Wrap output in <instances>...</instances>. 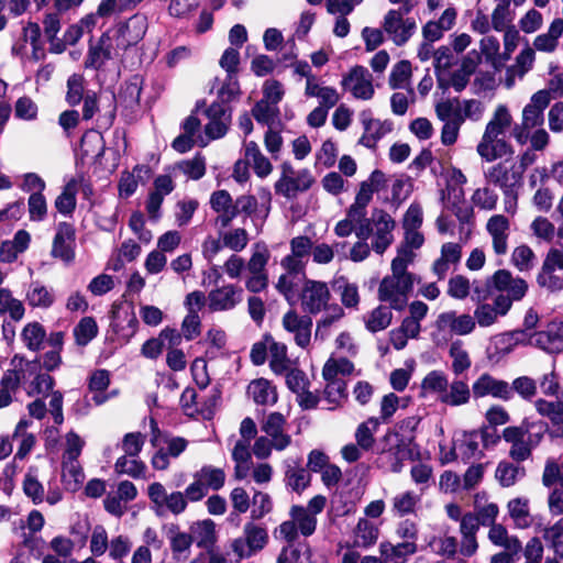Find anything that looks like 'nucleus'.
<instances>
[{
	"instance_id": "nucleus-1",
	"label": "nucleus",
	"mask_w": 563,
	"mask_h": 563,
	"mask_svg": "<svg viewBox=\"0 0 563 563\" xmlns=\"http://www.w3.org/2000/svg\"><path fill=\"white\" fill-rule=\"evenodd\" d=\"M412 263L409 251L402 250L391 262V275L385 276L378 287V299L395 310H402L413 289L416 276L407 271Z\"/></svg>"
},
{
	"instance_id": "nucleus-2",
	"label": "nucleus",
	"mask_w": 563,
	"mask_h": 563,
	"mask_svg": "<svg viewBox=\"0 0 563 563\" xmlns=\"http://www.w3.org/2000/svg\"><path fill=\"white\" fill-rule=\"evenodd\" d=\"M550 104V98L545 91L534 92L529 102L522 109L521 123L512 129V136L520 145H525L529 139V131L540 128L544 122V110Z\"/></svg>"
},
{
	"instance_id": "nucleus-3",
	"label": "nucleus",
	"mask_w": 563,
	"mask_h": 563,
	"mask_svg": "<svg viewBox=\"0 0 563 563\" xmlns=\"http://www.w3.org/2000/svg\"><path fill=\"white\" fill-rule=\"evenodd\" d=\"M117 113L114 95H97L88 91L82 101V120L90 121L96 118L99 129L108 130L112 126Z\"/></svg>"
},
{
	"instance_id": "nucleus-4",
	"label": "nucleus",
	"mask_w": 563,
	"mask_h": 563,
	"mask_svg": "<svg viewBox=\"0 0 563 563\" xmlns=\"http://www.w3.org/2000/svg\"><path fill=\"white\" fill-rule=\"evenodd\" d=\"M227 475L223 468L205 464L192 474V482L187 486V495L191 503L202 500L209 490L218 492L225 484Z\"/></svg>"
},
{
	"instance_id": "nucleus-5",
	"label": "nucleus",
	"mask_w": 563,
	"mask_h": 563,
	"mask_svg": "<svg viewBox=\"0 0 563 563\" xmlns=\"http://www.w3.org/2000/svg\"><path fill=\"white\" fill-rule=\"evenodd\" d=\"M503 439L510 444L509 456L520 463L530 457L532 450L541 442L542 433H532L525 426H511L504 429Z\"/></svg>"
},
{
	"instance_id": "nucleus-6",
	"label": "nucleus",
	"mask_w": 563,
	"mask_h": 563,
	"mask_svg": "<svg viewBox=\"0 0 563 563\" xmlns=\"http://www.w3.org/2000/svg\"><path fill=\"white\" fill-rule=\"evenodd\" d=\"M268 542L266 528L254 522H247L243 527V536L231 541V550L236 560L249 559L262 551Z\"/></svg>"
},
{
	"instance_id": "nucleus-7",
	"label": "nucleus",
	"mask_w": 563,
	"mask_h": 563,
	"mask_svg": "<svg viewBox=\"0 0 563 563\" xmlns=\"http://www.w3.org/2000/svg\"><path fill=\"white\" fill-rule=\"evenodd\" d=\"M147 495L157 515L169 511L178 516L187 509L188 503H191L187 495V488L184 492L176 490L167 493L164 485L158 482L152 483L148 486Z\"/></svg>"
},
{
	"instance_id": "nucleus-8",
	"label": "nucleus",
	"mask_w": 563,
	"mask_h": 563,
	"mask_svg": "<svg viewBox=\"0 0 563 563\" xmlns=\"http://www.w3.org/2000/svg\"><path fill=\"white\" fill-rule=\"evenodd\" d=\"M313 181L310 170H295L290 163L285 162L282 164V175L275 184V190L277 194L291 199L296 198L298 194L307 191Z\"/></svg>"
},
{
	"instance_id": "nucleus-9",
	"label": "nucleus",
	"mask_w": 563,
	"mask_h": 563,
	"mask_svg": "<svg viewBox=\"0 0 563 563\" xmlns=\"http://www.w3.org/2000/svg\"><path fill=\"white\" fill-rule=\"evenodd\" d=\"M484 178L488 185L499 187L500 190L519 188L522 185V166L505 159L487 167Z\"/></svg>"
},
{
	"instance_id": "nucleus-10",
	"label": "nucleus",
	"mask_w": 563,
	"mask_h": 563,
	"mask_svg": "<svg viewBox=\"0 0 563 563\" xmlns=\"http://www.w3.org/2000/svg\"><path fill=\"white\" fill-rule=\"evenodd\" d=\"M408 13L391 9L384 16L382 27L397 46L405 45L416 32V21L411 18H404Z\"/></svg>"
},
{
	"instance_id": "nucleus-11",
	"label": "nucleus",
	"mask_w": 563,
	"mask_h": 563,
	"mask_svg": "<svg viewBox=\"0 0 563 563\" xmlns=\"http://www.w3.org/2000/svg\"><path fill=\"white\" fill-rule=\"evenodd\" d=\"M147 30V19L143 14H134L126 22L115 29L108 30L107 33L115 43L120 51L137 44Z\"/></svg>"
},
{
	"instance_id": "nucleus-12",
	"label": "nucleus",
	"mask_w": 563,
	"mask_h": 563,
	"mask_svg": "<svg viewBox=\"0 0 563 563\" xmlns=\"http://www.w3.org/2000/svg\"><path fill=\"white\" fill-rule=\"evenodd\" d=\"M330 298L331 294L327 283L305 279L300 290V303L305 312L318 314L327 309Z\"/></svg>"
},
{
	"instance_id": "nucleus-13",
	"label": "nucleus",
	"mask_w": 563,
	"mask_h": 563,
	"mask_svg": "<svg viewBox=\"0 0 563 563\" xmlns=\"http://www.w3.org/2000/svg\"><path fill=\"white\" fill-rule=\"evenodd\" d=\"M341 86L344 90L361 100H371L375 93L373 76L367 68L356 65L342 77Z\"/></svg>"
},
{
	"instance_id": "nucleus-14",
	"label": "nucleus",
	"mask_w": 563,
	"mask_h": 563,
	"mask_svg": "<svg viewBox=\"0 0 563 563\" xmlns=\"http://www.w3.org/2000/svg\"><path fill=\"white\" fill-rule=\"evenodd\" d=\"M372 233L374 234L372 247L377 254H383L394 241L393 231L395 220L382 209H375L371 217Z\"/></svg>"
},
{
	"instance_id": "nucleus-15",
	"label": "nucleus",
	"mask_w": 563,
	"mask_h": 563,
	"mask_svg": "<svg viewBox=\"0 0 563 563\" xmlns=\"http://www.w3.org/2000/svg\"><path fill=\"white\" fill-rule=\"evenodd\" d=\"M384 445L380 449V461L386 468L391 473H400L404 467V462L410 455V450L404 439H398L397 435L388 433L383 439Z\"/></svg>"
},
{
	"instance_id": "nucleus-16",
	"label": "nucleus",
	"mask_w": 563,
	"mask_h": 563,
	"mask_svg": "<svg viewBox=\"0 0 563 563\" xmlns=\"http://www.w3.org/2000/svg\"><path fill=\"white\" fill-rule=\"evenodd\" d=\"M360 121L364 132L358 140V144L374 150L377 143L393 130V123L374 119L371 110H363L360 113Z\"/></svg>"
},
{
	"instance_id": "nucleus-17",
	"label": "nucleus",
	"mask_w": 563,
	"mask_h": 563,
	"mask_svg": "<svg viewBox=\"0 0 563 563\" xmlns=\"http://www.w3.org/2000/svg\"><path fill=\"white\" fill-rule=\"evenodd\" d=\"M243 300V288L234 284H224L209 291L208 307L211 311H229Z\"/></svg>"
},
{
	"instance_id": "nucleus-18",
	"label": "nucleus",
	"mask_w": 563,
	"mask_h": 563,
	"mask_svg": "<svg viewBox=\"0 0 563 563\" xmlns=\"http://www.w3.org/2000/svg\"><path fill=\"white\" fill-rule=\"evenodd\" d=\"M283 328L294 336L295 343L307 349L311 342L312 319L295 310L287 311L282 319Z\"/></svg>"
},
{
	"instance_id": "nucleus-19",
	"label": "nucleus",
	"mask_w": 563,
	"mask_h": 563,
	"mask_svg": "<svg viewBox=\"0 0 563 563\" xmlns=\"http://www.w3.org/2000/svg\"><path fill=\"white\" fill-rule=\"evenodd\" d=\"M486 232L496 255H506L509 249L510 221L505 214H493L486 222Z\"/></svg>"
},
{
	"instance_id": "nucleus-20",
	"label": "nucleus",
	"mask_w": 563,
	"mask_h": 563,
	"mask_svg": "<svg viewBox=\"0 0 563 563\" xmlns=\"http://www.w3.org/2000/svg\"><path fill=\"white\" fill-rule=\"evenodd\" d=\"M285 426L286 418L280 412H271L261 423V430L273 441L277 451H284L291 443V437L285 431Z\"/></svg>"
},
{
	"instance_id": "nucleus-21",
	"label": "nucleus",
	"mask_w": 563,
	"mask_h": 563,
	"mask_svg": "<svg viewBox=\"0 0 563 563\" xmlns=\"http://www.w3.org/2000/svg\"><path fill=\"white\" fill-rule=\"evenodd\" d=\"M472 391L474 398H483L492 396L503 400L511 399V387L510 385L501 379H497L494 376L484 373L482 374L472 385Z\"/></svg>"
},
{
	"instance_id": "nucleus-22",
	"label": "nucleus",
	"mask_w": 563,
	"mask_h": 563,
	"mask_svg": "<svg viewBox=\"0 0 563 563\" xmlns=\"http://www.w3.org/2000/svg\"><path fill=\"white\" fill-rule=\"evenodd\" d=\"M75 229L70 223H58L53 239L52 256L66 263L71 262L75 257Z\"/></svg>"
},
{
	"instance_id": "nucleus-23",
	"label": "nucleus",
	"mask_w": 563,
	"mask_h": 563,
	"mask_svg": "<svg viewBox=\"0 0 563 563\" xmlns=\"http://www.w3.org/2000/svg\"><path fill=\"white\" fill-rule=\"evenodd\" d=\"M511 308V300L503 294L498 295L493 303H478L474 310V320L479 327L486 328L494 324L498 317L505 316Z\"/></svg>"
},
{
	"instance_id": "nucleus-24",
	"label": "nucleus",
	"mask_w": 563,
	"mask_h": 563,
	"mask_svg": "<svg viewBox=\"0 0 563 563\" xmlns=\"http://www.w3.org/2000/svg\"><path fill=\"white\" fill-rule=\"evenodd\" d=\"M120 52L119 47L106 32L96 44H91L85 59V67L100 69L109 59Z\"/></svg>"
},
{
	"instance_id": "nucleus-25",
	"label": "nucleus",
	"mask_w": 563,
	"mask_h": 563,
	"mask_svg": "<svg viewBox=\"0 0 563 563\" xmlns=\"http://www.w3.org/2000/svg\"><path fill=\"white\" fill-rule=\"evenodd\" d=\"M475 327L474 318L467 313L457 314L455 311H446L439 314L437 319L438 330L452 335H467L474 331Z\"/></svg>"
},
{
	"instance_id": "nucleus-26",
	"label": "nucleus",
	"mask_w": 563,
	"mask_h": 563,
	"mask_svg": "<svg viewBox=\"0 0 563 563\" xmlns=\"http://www.w3.org/2000/svg\"><path fill=\"white\" fill-rule=\"evenodd\" d=\"M490 283L497 290L507 292L504 296L508 297L511 302L522 299L528 290V284L525 279L512 277L511 273L506 269L497 271L492 276Z\"/></svg>"
},
{
	"instance_id": "nucleus-27",
	"label": "nucleus",
	"mask_w": 563,
	"mask_h": 563,
	"mask_svg": "<svg viewBox=\"0 0 563 563\" xmlns=\"http://www.w3.org/2000/svg\"><path fill=\"white\" fill-rule=\"evenodd\" d=\"M477 154L486 162H494L514 153L511 145L505 137L483 133L476 146Z\"/></svg>"
},
{
	"instance_id": "nucleus-28",
	"label": "nucleus",
	"mask_w": 563,
	"mask_h": 563,
	"mask_svg": "<svg viewBox=\"0 0 563 563\" xmlns=\"http://www.w3.org/2000/svg\"><path fill=\"white\" fill-rule=\"evenodd\" d=\"M481 433L476 430L463 432L454 440L452 454L464 462L479 460L484 456L481 445Z\"/></svg>"
},
{
	"instance_id": "nucleus-29",
	"label": "nucleus",
	"mask_w": 563,
	"mask_h": 563,
	"mask_svg": "<svg viewBox=\"0 0 563 563\" xmlns=\"http://www.w3.org/2000/svg\"><path fill=\"white\" fill-rule=\"evenodd\" d=\"M530 342L548 353L563 351V321L552 322L543 331L536 332Z\"/></svg>"
},
{
	"instance_id": "nucleus-30",
	"label": "nucleus",
	"mask_w": 563,
	"mask_h": 563,
	"mask_svg": "<svg viewBox=\"0 0 563 563\" xmlns=\"http://www.w3.org/2000/svg\"><path fill=\"white\" fill-rule=\"evenodd\" d=\"M207 114L210 121L206 125V133L211 139L222 137L228 130L231 117L229 109L222 103L214 102L208 108Z\"/></svg>"
},
{
	"instance_id": "nucleus-31",
	"label": "nucleus",
	"mask_w": 563,
	"mask_h": 563,
	"mask_svg": "<svg viewBox=\"0 0 563 563\" xmlns=\"http://www.w3.org/2000/svg\"><path fill=\"white\" fill-rule=\"evenodd\" d=\"M472 396L473 391L467 380L456 376L452 382H448L441 404L449 407H461L468 404Z\"/></svg>"
},
{
	"instance_id": "nucleus-32",
	"label": "nucleus",
	"mask_w": 563,
	"mask_h": 563,
	"mask_svg": "<svg viewBox=\"0 0 563 563\" xmlns=\"http://www.w3.org/2000/svg\"><path fill=\"white\" fill-rule=\"evenodd\" d=\"M285 485L297 494H301L311 482V475L299 461L285 463Z\"/></svg>"
},
{
	"instance_id": "nucleus-33",
	"label": "nucleus",
	"mask_w": 563,
	"mask_h": 563,
	"mask_svg": "<svg viewBox=\"0 0 563 563\" xmlns=\"http://www.w3.org/2000/svg\"><path fill=\"white\" fill-rule=\"evenodd\" d=\"M227 190L214 191L210 197V206L218 216V222L227 227L236 217V206Z\"/></svg>"
},
{
	"instance_id": "nucleus-34",
	"label": "nucleus",
	"mask_w": 563,
	"mask_h": 563,
	"mask_svg": "<svg viewBox=\"0 0 563 563\" xmlns=\"http://www.w3.org/2000/svg\"><path fill=\"white\" fill-rule=\"evenodd\" d=\"M420 503L421 495L413 490L400 492L390 499V511L394 517L398 518L416 515Z\"/></svg>"
},
{
	"instance_id": "nucleus-35",
	"label": "nucleus",
	"mask_w": 563,
	"mask_h": 563,
	"mask_svg": "<svg viewBox=\"0 0 563 563\" xmlns=\"http://www.w3.org/2000/svg\"><path fill=\"white\" fill-rule=\"evenodd\" d=\"M418 550L417 543L400 542L393 544L388 541L379 544V553L384 563H405L407 558L415 554Z\"/></svg>"
},
{
	"instance_id": "nucleus-36",
	"label": "nucleus",
	"mask_w": 563,
	"mask_h": 563,
	"mask_svg": "<svg viewBox=\"0 0 563 563\" xmlns=\"http://www.w3.org/2000/svg\"><path fill=\"white\" fill-rule=\"evenodd\" d=\"M534 59V49L530 46L523 48L516 57L515 64L507 69V87L514 86L516 79H522L532 69Z\"/></svg>"
},
{
	"instance_id": "nucleus-37",
	"label": "nucleus",
	"mask_w": 563,
	"mask_h": 563,
	"mask_svg": "<svg viewBox=\"0 0 563 563\" xmlns=\"http://www.w3.org/2000/svg\"><path fill=\"white\" fill-rule=\"evenodd\" d=\"M448 375L439 369H433L429 372L421 382L420 385V395L421 397L433 396L442 401L443 395L448 387Z\"/></svg>"
},
{
	"instance_id": "nucleus-38",
	"label": "nucleus",
	"mask_w": 563,
	"mask_h": 563,
	"mask_svg": "<svg viewBox=\"0 0 563 563\" xmlns=\"http://www.w3.org/2000/svg\"><path fill=\"white\" fill-rule=\"evenodd\" d=\"M305 96L307 98H317L319 106L332 109L340 101L339 91L331 86H325L320 78L314 82L305 87Z\"/></svg>"
},
{
	"instance_id": "nucleus-39",
	"label": "nucleus",
	"mask_w": 563,
	"mask_h": 563,
	"mask_svg": "<svg viewBox=\"0 0 563 563\" xmlns=\"http://www.w3.org/2000/svg\"><path fill=\"white\" fill-rule=\"evenodd\" d=\"M269 342V367L277 374L283 375L291 367V361L287 354V345L282 342L275 341L271 335H267Z\"/></svg>"
},
{
	"instance_id": "nucleus-40",
	"label": "nucleus",
	"mask_w": 563,
	"mask_h": 563,
	"mask_svg": "<svg viewBox=\"0 0 563 563\" xmlns=\"http://www.w3.org/2000/svg\"><path fill=\"white\" fill-rule=\"evenodd\" d=\"M244 157L249 165L253 166L255 174L264 178L272 173L273 166L266 158L256 142L250 141L244 144Z\"/></svg>"
},
{
	"instance_id": "nucleus-41",
	"label": "nucleus",
	"mask_w": 563,
	"mask_h": 563,
	"mask_svg": "<svg viewBox=\"0 0 563 563\" xmlns=\"http://www.w3.org/2000/svg\"><path fill=\"white\" fill-rule=\"evenodd\" d=\"M25 299L31 307L47 309L54 303L55 294L53 289L35 280L30 284Z\"/></svg>"
},
{
	"instance_id": "nucleus-42",
	"label": "nucleus",
	"mask_w": 563,
	"mask_h": 563,
	"mask_svg": "<svg viewBox=\"0 0 563 563\" xmlns=\"http://www.w3.org/2000/svg\"><path fill=\"white\" fill-rule=\"evenodd\" d=\"M247 395L257 405H274L277 401L275 387L265 378L252 380L247 386Z\"/></svg>"
},
{
	"instance_id": "nucleus-43",
	"label": "nucleus",
	"mask_w": 563,
	"mask_h": 563,
	"mask_svg": "<svg viewBox=\"0 0 563 563\" xmlns=\"http://www.w3.org/2000/svg\"><path fill=\"white\" fill-rule=\"evenodd\" d=\"M562 34L561 22L559 20H553L545 33L536 36L533 40V49L543 53H553L559 46V40Z\"/></svg>"
},
{
	"instance_id": "nucleus-44",
	"label": "nucleus",
	"mask_w": 563,
	"mask_h": 563,
	"mask_svg": "<svg viewBox=\"0 0 563 563\" xmlns=\"http://www.w3.org/2000/svg\"><path fill=\"white\" fill-rule=\"evenodd\" d=\"M449 356L452 361L451 371L455 376L467 372L472 366V360L463 341L455 340L450 344Z\"/></svg>"
},
{
	"instance_id": "nucleus-45",
	"label": "nucleus",
	"mask_w": 563,
	"mask_h": 563,
	"mask_svg": "<svg viewBox=\"0 0 563 563\" xmlns=\"http://www.w3.org/2000/svg\"><path fill=\"white\" fill-rule=\"evenodd\" d=\"M371 202L368 194L363 189V192H357L353 205L349 208L346 218L352 221L357 228L367 225L372 228L371 219L366 218L367 206Z\"/></svg>"
},
{
	"instance_id": "nucleus-46",
	"label": "nucleus",
	"mask_w": 563,
	"mask_h": 563,
	"mask_svg": "<svg viewBox=\"0 0 563 563\" xmlns=\"http://www.w3.org/2000/svg\"><path fill=\"white\" fill-rule=\"evenodd\" d=\"M512 117L507 109L506 106H498L492 117V119L486 124L485 131L488 134H493L494 136H506L507 131L511 126Z\"/></svg>"
},
{
	"instance_id": "nucleus-47",
	"label": "nucleus",
	"mask_w": 563,
	"mask_h": 563,
	"mask_svg": "<svg viewBox=\"0 0 563 563\" xmlns=\"http://www.w3.org/2000/svg\"><path fill=\"white\" fill-rule=\"evenodd\" d=\"M379 529L367 519H360L354 530V544L367 549L374 545L378 539Z\"/></svg>"
},
{
	"instance_id": "nucleus-48",
	"label": "nucleus",
	"mask_w": 563,
	"mask_h": 563,
	"mask_svg": "<svg viewBox=\"0 0 563 563\" xmlns=\"http://www.w3.org/2000/svg\"><path fill=\"white\" fill-rule=\"evenodd\" d=\"M78 192V181L73 178L63 188L62 192L55 199L54 206L57 211L64 216H69L76 208V196Z\"/></svg>"
},
{
	"instance_id": "nucleus-49",
	"label": "nucleus",
	"mask_w": 563,
	"mask_h": 563,
	"mask_svg": "<svg viewBox=\"0 0 563 563\" xmlns=\"http://www.w3.org/2000/svg\"><path fill=\"white\" fill-rule=\"evenodd\" d=\"M508 511L517 528L526 529L532 525L529 500L527 498H515L508 503Z\"/></svg>"
},
{
	"instance_id": "nucleus-50",
	"label": "nucleus",
	"mask_w": 563,
	"mask_h": 563,
	"mask_svg": "<svg viewBox=\"0 0 563 563\" xmlns=\"http://www.w3.org/2000/svg\"><path fill=\"white\" fill-rule=\"evenodd\" d=\"M24 313L22 301L14 298L10 289L0 288V314H9L13 321H20Z\"/></svg>"
},
{
	"instance_id": "nucleus-51",
	"label": "nucleus",
	"mask_w": 563,
	"mask_h": 563,
	"mask_svg": "<svg viewBox=\"0 0 563 563\" xmlns=\"http://www.w3.org/2000/svg\"><path fill=\"white\" fill-rule=\"evenodd\" d=\"M435 113L442 122H464L462 103L459 99H446L435 104Z\"/></svg>"
},
{
	"instance_id": "nucleus-52",
	"label": "nucleus",
	"mask_w": 563,
	"mask_h": 563,
	"mask_svg": "<svg viewBox=\"0 0 563 563\" xmlns=\"http://www.w3.org/2000/svg\"><path fill=\"white\" fill-rule=\"evenodd\" d=\"M390 306H378L364 317L366 329L371 332L385 330L391 322Z\"/></svg>"
},
{
	"instance_id": "nucleus-53",
	"label": "nucleus",
	"mask_w": 563,
	"mask_h": 563,
	"mask_svg": "<svg viewBox=\"0 0 563 563\" xmlns=\"http://www.w3.org/2000/svg\"><path fill=\"white\" fill-rule=\"evenodd\" d=\"M354 365L345 357H330L322 369L323 379H342L340 376L351 375Z\"/></svg>"
},
{
	"instance_id": "nucleus-54",
	"label": "nucleus",
	"mask_w": 563,
	"mask_h": 563,
	"mask_svg": "<svg viewBox=\"0 0 563 563\" xmlns=\"http://www.w3.org/2000/svg\"><path fill=\"white\" fill-rule=\"evenodd\" d=\"M109 384L110 375L106 369H98L90 376L89 389L93 393L91 399L96 405H102L109 399V395L102 394L108 388Z\"/></svg>"
},
{
	"instance_id": "nucleus-55",
	"label": "nucleus",
	"mask_w": 563,
	"mask_h": 563,
	"mask_svg": "<svg viewBox=\"0 0 563 563\" xmlns=\"http://www.w3.org/2000/svg\"><path fill=\"white\" fill-rule=\"evenodd\" d=\"M141 92L142 79L134 76L121 87L119 100L125 108L133 109L140 103Z\"/></svg>"
},
{
	"instance_id": "nucleus-56",
	"label": "nucleus",
	"mask_w": 563,
	"mask_h": 563,
	"mask_svg": "<svg viewBox=\"0 0 563 563\" xmlns=\"http://www.w3.org/2000/svg\"><path fill=\"white\" fill-rule=\"evenodd\" d=\"M289 515L296 523L300 534L303 537H310L317 529V518L308 514L303 506L294 505L290 508Z\"/></svg>"
},
{
	"instance_id": "nucleus-57",
	"label": "nucleus",
	"mask_w": 563,
	"mask_h": 563,
	"mask_svg": "<svg viewBox=\"0 0 563 563\" xmlns=\"http://www.w3.org/2000/svg\"><path fill=\"white\" fill-rule=\"evenodd\" d=\"M542 538L558 556L563 559V518L542 530Z\"/></svg>"
},
{
	"instance_id": "nucleus-58",
	"label": "nucleus",
	"mask_w": 563,
	"mask_h": 563,
	"mask_svg": "<svg viewBox=\"0 0 563 563\" xmlns=\"http://www.w3.org/2000/svg\"><path fill=\"white\" fill-rule=\"evenodd\" d=\"M192 541L202 549H209L216 540L214 523L211 520H203L196 523L191 529Z\"/></svg>"
},
{
	"instance_id": "nucleus-59",
	"label": "nucleus",
	"mask_w": 563,
	"mask_h": 563,
	"mask_svg": "<svg viewBox=\"0 0 563 563\" xmlns=\"http://www.w3.org/2000/svg\"><path fill=\"white\" fill-rule=\"evenodd\" d=\"M379 421L377 418H369L357 427L355 441L362 450L368 451L373 448L375 442L374 433L377 431Z\"/></svg>"
},
{
	"instance_id": "nucleus-60",
	"label": "nucleus",
	"mask_w": 563,
	"mask_h": 563,
	"mask_svg": "<svg viewBox=\"0 0 563 563\" xmlns=\"http://www.w3.org/2000/svg\"><path fill=\"white\" fill-rule=\"evenodd\" d=\"M174 170L183 173L190 179L198 180L206 174V159L201 154H197L190 159L178 162L174 166Z\"/></svg>"
},
{
	"instance_id": "nucleus-61",
	"label": "nucleus",
	"mask_w": 563,
	"mask_h": 563,
	"mask_svg": "<svg viewBox=\"0 0 563 563\" xmlns=\"http://www.w3.org/2000/svg\"><path fill=\"white\" fill-rule=\"evenodd\" d=\"M525 475V470L507 461H501L495 472V477L503 487L516 484L519 477Z\"/></svg>"
},
{
	"instance_id": "nucleus-62",
	"label": "nucleus",
	"mask_w": 563,
	"mask_h": 563,
	"mask_svg": "<svg viewBox=\"0 0 563 563\" xmlns=\"http://www.w3.org/2000/svg\"><path fill=\"white\" fill-rule=\"evenodd\" d=\"M62 471L63 482L71 490H76L85 479V474L78 460L63 461Z\"/></svg>"
},
{
	"instance_id": "nucleus-63",
	"label": "nucleus",
	"mask_w": 563,
	"mask_h": 563,
	"mask_svg": "<svg viewBox=\"0 0 563 563\" xmlns=\"http://www.w3.org/2000/svg\"><path fill=\"white\" fill-rule=\"evenodd\" d=\"M496 5L492 12V26L496 31H503L507 27L514 26L511 24L514 13L507 0H495Z\"/></svg>"
},
{
	"instance_id": "nucleus-64",
	"label": "nucleus",
	"mask_w": 563,
	"mask_h": 563,
	"mask_svg": "<svg viewBox=\"0 0 563 563\" xmlns=\"http://www.w3.org/2000/svg\"><path fill=\"white\" fill-rule=\"evenodd\" d=\"M537 412L551 420L553 424L563 423V402L560 400L548 401L545 399H537L534 401Z\"/></svg>"
}]
</instances>
